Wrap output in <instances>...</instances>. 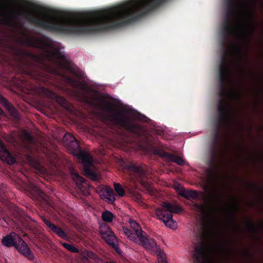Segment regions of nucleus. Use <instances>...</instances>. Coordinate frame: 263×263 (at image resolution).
Instances as JSON below:
<instances>
[{"label": "nucleus", "instance_id": "nucleus-30", "mask_svg": "<svg viewBox=\"0 0 263 263\" xmlns=\"http://www.w3.org/2000/svg\"><path fill=\"white\" fill-rule=\"evenodd\" d=\"M230 217V219L232 222L234 226H235V227H236L238 229H240V227L238 224H237L236 222L234 214L233 213H231Z\"/></svg>", "mask_w": 263, "mask_h": 263}, {"label": "nucleus", "instance_id": "nucleus-27", "mask_svg": "<svg viewBox=\"0 0 263 263\" xmlns=\"http://www.w3.org/2000/svg\"><path fill=\"white\" fill-rule=\"evenodd\" d=\"M247 227L251 233H256L257 232L256 227L251 220H248Z\"/></svg>", "mask_w": 263, "mask_h": 263}, {"label": "nucleus", "instance_id": "nucleus-32", "mask_svg": "<svg viewBox=\"0 0 263 263\" xmlns=\"http://www.w3.org/2000/svg\"><path fill=\"white\" fill-rule=\"evenodd\" d=\"M37 194L40 197H41L42 199H45L46 195L42 191L37 189Z\"/></svg>", "mask_w": 263, "mask_h": 263}, {"label": "nucleus", "instance_id": "nucleus-2", "mask_svg": "<svg viewBox=\"0 0 263 263\" xmlns=\"http://www.w3.org/2000/svg\"><path fill=\"white\" fill-rule=\"evenodd\" d=\"M166 0H131L116 7L85 12V34L118 28L144 16Z\"/></svg>", "mask_w": 263, "mask_h": 263}, {"label": "nucleus", "instance_id": "nucleus-15", "mask_svg": "<svg viewBox=\"0 0 263 263\" xmlns=\"http://www.w3.org/2000/svg\"><path fill=\"white\" fill-rule=\"evenodd\" d=\"M42 221L46 224L47 227L57 236L66 240H69L68 235L59 226L55 225L52 223L50 220L46 218L45 216H42Z\"/></svg>", "mask_w": 263, "mask_h": 263}, {"label": "nucleus", "instance_id": "nucleus-24", "mask_svg": "<svg viewBox=\"0 0 263 263\" xmlns=\"http://www.w3.org/2000/svg\"><path fill=\"white\" fill-rule=\"evenodd\" d=\"M114 215L108 211H106L102 213V218L103 221L107 222H110L112 221Z\"/></svg>", "mask_w": 263, "mask_h": 263}, {"label": "nucleus", "instance_id": "nucleus-5", "mask_svg": "<svg viewBox=\"0 0 263 263\" xmlns=\"http://www.w3.org/2000/svg\"><path fill=\"white\" fill-rule=\"evenodd\" d=\"M100 109L108 113L107 120L114 124L123 128L128 133L134 134L140 138L142 135L143 130L141 126L134 122L127 114L125 110H114L115 105L113 103L102 99V103L98 104Z\"/></svg>", "mask_w": 263, "mask_h": 263}, {"label": "nucleus", "instance_id": "nucleus-11", "mask_svg": "<svg viewBox=\"0 0 263 263\" xmlns=\"http://www.w3.org/2000/svg\"><path fill=\"white\" fill-rule=\"evenodd\" d=\"M99 233L101 237L105 242L109 246H112L118 251L117 249H119L118 245L115 243L116 237L111 230L110 228L106 225L102 226L100 228Z\"/></svg>", "mask_w": 263, "mask_h": 263}, {"label": "nucleus", "instance_id": "nucleus-41", "mask_svg": "<svg viewBox=\"0 0 263 263\" xmlns=\"http://www.w3.org/2000/svg\"><path fill=\"white\" fill-rule=\"evenodd\" d=\"M238 66L239 67H241V64H240V62H239V63H238Z\"/></svg>", "mask_w": 263, "mask_h": 263}, {"label": "nucleus", "instance_id": "nucleus-12", "mask_svg": "<svg viewBox=\"0 0 263 263\" xmlns=\"http://www.w3.org/2000/svg\"><path fill=\"white\" fill-rule=\"evenodd\" d=\"M130 225L133 231L127 228H123V230L127 237L135 242L137 241L136 238H139L144 234L145 232L142 230L139 224L135 221H130Z\"/></svg>", "mask_w": 263, "mask_h": 263}, {"label": "nucleus", "instance_id": "nucleus-34", "mask_svg": "<svg viewBox=\"0 0 263 263\" xmlns=\"http://www.w3.org/2000/svg\"><path fill=\"white\" fill-rule=\"evenodd\" d=\"M214 195H215V197L216 198V199L218 201H221V195L219 193H215Z\"/></svg>", "mask_w": 263, "mask_h": 263}, {"label": "nucleus", "instance_id": "nucleus-43", "mask_svg": "<svg viewBox=\"0 0 263 263\" xmlns=\"http://www.w3.org/2000/svg\"><path fill=\"white\" fill-rule=\"evenodd\" d=\"M247 255H248V256L250 255V253L248 252H247Z\"/></svg>", "mask_w": 263, "mask_h": 263}, {"label": "nucleus", "instance_id": "nucleus-3", "mask_svg": "<svg viewBox=\"0 0 263 263\" xmlns=\"http://www.w3.org/2000/svg\"><path fill=\"white\" fill-rule=\"evenodd\" d=\"M227 6L225 21L222 25L223 37L221 41L223 52L220 58L218 73L219 90H236L231 88L228 90L227 84L230 77V66L228 62L229 54L234 57L239 58L242 52L240 44L233 45L230 47L227 46L226 42L230 36H235L240 40L247 39V32L252 34L253 28L249 27L247 22L240 18V13L235 9V0H224Z\"/></svg>", "mask_w": 263, "mask_h": 263}, {"label": "nucleus", "instance_id": "nucleus-7", "mask_svg": "<svg viewBox=\"0 0 263 263\" xmlns=\"http://www.w3.org/2000/svg\"><path fill=\"white\" fill-rule=\"evenodd\" d=\"M162 208H158L155 210V214L159 219L161 220L164 224L171 229H175L176 223L173 219L172 213H179L182 211L178 205H174L168 202H164Z\"/></svg>", "mask_w": 263, "mask_h": 263}, {"label": "nucleus", "instance_id": "nucleus-18", "mask_svg": "<svg viewBox=\"0 0 263 263\" xmlns=\"http://www.w3.org/2000/svg\"><path fill=\"white\" fill-rule=\"evenodd\" d=\"M0 158L8 164L15 162V157L6 148L3 142L0 140Z\"/></svg>", "mask_w": 263, "mask_h": 263}, {"label": "nucleus", "instance_id": "nucleus-10", "mask_svg": "<svg viewBox=\"0 0 263 263\" xmlns=\"http://www.w3.org/2000/svg\"><path fill=\"white\" fill-rule=\"evenodd\" d=\"M191 255L194 263H206L208 257L206 246L203 243L196 245Z\"/></svg>", "mask_w": 263, "mask_h": 263}, {"label": "nucleus", "instance_id": "nucleus-19", "mask_svg": "<svg viewBox=\"0 0 263 263\" xmlns=\"http://www.w3.org/2000/svg\"><path fill=\"white\" fill-rule=\"evenodd\" d=\"M0 104L9 112L11 116L16 119H20V114L14 106L8 100L0 95Z\"/></svg>", "mask_w": 263, "mask_h": 263}, {"label": "nucleus", "instance_id": "nucleus-25", "mask_svg": "<svg viewBox=\"0 0 263 263\" xmlns=\"http://www.w3.org/2000/svg\"><path fill=\"white\" fill-rule=\"evenodd\" d=\"M114 189L119 196H123L125 195V191L121 185L118 183L114 184Z\"/></svg>", "mask_w": 263, "mask_h": 263}, {"label": "nucleus", "instance_id": "nucleus-14", "mask_svg": "<svg viewBox=\"0 0 263 263\" xmlns=\"http://www.w3.org/2000/svg\"><path fill=\"white\" fill-rule=\"evenodd\" d=\"M38 92L45 96L49 98H53L63 107L66 108L68 102L63 97L58 96L53 91L49 90L43 86H40L38 88Z\"/></svg>", "mask_w": 263, "mask_h": 263}, {"label": "nucleus", "instance_id": "nucleus-8", "mask_svg": "<svg viewBox=\"0 0 263 263\" xmlns=\"http://www.w3.org/2000/svg\"><path fill=\"white\" fill-rule=\"evenodd\" d=\"M2 242L5 246L7 247L14 246L20 253L29 260H32L34 259V255L27 243L20 236L14 233L4 237Z\"/></svg>", "mask_w": 263, "mask_h": 263}, {"label": "nucleus", "instance_id": "nucleus-20", "mask_svg": "<svg viewBox=\"0 0 263 263\" xmlns=\"http://www.w3.org/2000/svg\"><path fill=\"white\" fill-rule=\"evenodd\" d=\"M70 172L72 179L76 182L78 188L82 191L85 190L87 188L88 184L84 178L80 176L74 170H72Z\"/></svg>", "mask_w": 263, "mask_h": 263}, {"label": "nucleus", "instance_id": "nucleus-33", "mask_svg": "<svg viewBox=\"0 0 263 263\" xmlns=\"http://www.w3.org/2000/svg\"><path fill=\"white\" fill-rule=\"evenodd\" d=\"M1 21L9 26H11L12 21L9 19L2 20Z\"/></svg>", "mask_w": 263, "mask_h": 263}, {"label": "nucleus", "instance_id": "nucleus-4", "mask_svg": "<svg viewBox=\"0 0 263 263\" xmlns=\"http://www.w3.org/2000/svg\"><path fill=\"white\" fill-rule=\"evenodd\" d=\"M6 189V184H0V200L6 204L17 221L12 219L0 210V225L3 227H6L7 226L13 227V224H16L18 227H22L24 231L35 234L37 229L35 222L30 217L26 215L23 210L7 200Z\"/></svg>", "mask_w": 263, "mask_h": 263}, {"label": "nucleus", "instance_id": "nucleus-44", "mask_svg": "<svg viewBox=\"0 0 263 263\" xmlns=\"http://www.w3.org/2000/svg\"><path fill=\"white\" fill-rule=\"evenodd\" d=\"M235 207H236V210H237L238 209V206H235Z\"/></svg>", "mask_w": 263, "mask_h": 263}, {"label": "nucleus", "instance_id": "nucleus-39", "mask_svg": "<svg viewBox=\"0 0 263 263\" xmlns=\"http://www.w3.org/2000/svg\"><path fill=\"white\" fill-rule=\"evenodd\" d=\"M211 175L212 176V177H213L214 176V173L212 170H211Z\"/></svg>", "mask_w": 263, "mask_h": 263}, {"label": "nucleus", "instance_id": "nucleus-36", "mask_svg": "<svg viewBox=\"0 0 263 263\" xmlns=\"http://www.w3.org/2000/svg\"><path fill=\"white\" fill-rule=\"evenodd\" d=\"M5 112L4 111L0 108V116H4Z\"/></svg>", "mask_w": 263, "mask_h": 263}, {"label": "nucleus", "instance_id": "nucleus-38", "mask_svg": "<svg viewBox=\"0 0 263 263\" xmlns=\"http://www.w3.org/2000/svg\"><path fill=\"white\" fill-rule=\"evenodd\" d=\"M159 263H166V261L165 260V259H164L160 260Z\"/></svg>", "mask_w": 263, "mask_h": 263}, {"label": "nucleus", "instance_id": "nucleus-1", "mask_svg": "<svg viewBox=\"0 0 263 263\" xmlns=\"http://www.w3.org/2000/svg\"><path fill=\"white\" fill-rule=\"evenodd\" d=\"M16 42L23 46L37 48L40 54L32 53L18 47H13L15 55L24 63V72L31 78L45 83L49 74L62 77L72 87H75L78 80L65 75L63 71L68 70L76 77L84 79L85 74L78 67H72L66 56L59 47H55L47 37H29L17 39Z\"/></svg>", "mask_w": 263, "mask_h": 263}, {"label": "nucleus", "instance_id": "nucleus-22", "mask_svg": "<svg viewBox=\"0 0 263 263\" xmlns=\"http://www.w3.org/2000/svg\"><path fill=\"white\" fill-rule=\"evenodd\" d=\"M60 243L64 248L70 252L77 253L79 252V249L73 245L69 244L66 242H63L62 241H61Z\"/></svg>", "mask_w": 263, "mask_h": 263}, {"label": "nucleus", "instance_id": "nucleus-17", "mask_svg": "<svg viewBox=\"0 0 263 263\" xmlns=\"http://www.w3.org/2000/svg\"><path fill=\"white\" fill-rule=\"evenodd\" d=\"M115 194L111 187L105 186L100 191V196L102 199L108 203L112 204L115 200Z\"/></svg>", "mask_w": 263, "mask_h": 263}, {"label": "nucleus", "instance_id": "nucleus-23", "mask_svg": "<svg viewBox=\"0 0 263 263\" xmlns=\"http://www.w3.org/2000/svg\"><path fill=\"white\" fill-rule=\"evenodd\" d=\"M240 6L242 11L244 13H252V12L250 9V4L248 1H244L240 2Z\"/></svg>", "mask_w": 263, "mask_h": 263}, {"label": "nucleus", "instance_id": "nucleus-45", "mask_svg": "<svg viewBox=\"0 0 263 263\" xmlns=\"http://www.w3.org/2000/svg\"><path fill=\"white\" fill-rule=\"evenodd\" d=\"M106 263H114V262H106Z\"/></svg>", "mask_w": 263, "mask_h": 263}, {"label": "nucleus", "instance_id": "nucleus-28", "mask_svg": "<svg viewBox=\"0 0 263 263\" xmlns=\"http://www.w3.org/2000/svg\"><path fill=\"white\" fill-rule=\"evenodd\" d=\"M24 141L29 144H32L34 142V139L29 133H25Z\"/></svg>", "mask_w": 263, "mask_h": 263}, {"label": "nucleus", "instance_id": "nucleus-35", "mask_svg": "<svg viewBox=\"0 0 263 263\" xmlns=\"http://www.w3.org/2000/svg\"><path fill=\"white\" fill-rule=\"evenodd\" d=\"M194 205L196 208L198 209H202L203 208V205H200L199 204L195 203Z\"/></svg>", "mask_w": 263, "mask_h": 263}, {"label": "nucleus", "instance_id": "nucleus-9", "mask_svg": "<svg viewBox=\"0 0 263 263\" xmlns=\"http://www.w3.org/2000/svg\"><path fill=\"white\" fill-rule=\"evenodd\" d=\"M129 168L133 174V179L135 178L148 192L152 193L153 189L151 184L146 179L147 174L145 169L142 166L135 164L130 165Z\"/></svg>", "mask_w": 263, "mask_h": 263}, {"label": "nucleus", "instance_id": "nucleus-29", "mask_svg": "<svg viewBox=\"0 0 263 263\" xmlns=\"http://www.w3.org/2000/svg\"><path fill=\"white\" fill-rule=\"evenodd\" d=\"M249 185L252 187L253 189L259 191H263V187L262 186H260L256 184H251L249 183Z\"/></svg>", "mask_w": 263, "mask_h": 263}, {"label": "nucleus", "instance_id": "nucleus-26", "mask_svg": "<svg viewBox=\"0 0 263 263\" xmlns=\"http://www.w3.org/2000/svg\"><path fill=\"white\" fill-rule=\"evenodd\" d=\"M77 84L74 87L75 88L85 91L89 90V86L86 82L82 83L78 80Z\"/></svg>", "mask_w": 263, "mask_h": 263}, {"label": "nucleus", "instance_id": "nucleus-40", "mask_svg": "<svg viewBox=\"0 0 263 263\" xmlns=\"http://www.w3.org/2000/svg\"><path fill=\"white\" fill-rule=\"evenodd\" d=\"M261 229L263 230V222L261 223Z\"/></svg>", "mask_w": 263, "mask_h": 263}, {"label": "nucleus", "instance_id": "nucleus-6", "mask_svg": "<svg viewBox=\"0 0 263 263\" xmlns=\"http://www.w3.org/2000/svg\"><path fill=\"white\" fill-rule=\"evenodd\" d=\"M63 141L70 152L81 161L84 175L92 180H97L98 175L95 172L93 160L90 154L83 150L78 141L70 133L64 135Z\"/></svg>", "mask_w": 263, "mask_h": 263}, {"label": "nucleus", "instance_id": "nucleus-42", "mask_svg": "<svg viewBox=\"0 0 263 263\" xmlns=\"http://www.w3.org/2000/svg\"><path fill=\"white\" fill-rule=\"evenodd\" d=\"M23 236H24V237L27 236V234L26 233H24V234L23 235Z\"/></svg>", "mask_w": 263, "mask_h": 263}, {"label": "nucleus", "instance_id": "nucleus-31", "mask_svg": "<svg viewBox=\"0 0 263 263\" xmlns=\"http://www.w3.org/2000/svg\"><path fill=\"white\" fill-rule=\"evenodd\" d=\"M158 252V257L162 260L165 259V254L163 251H161L158 247V250L156 252Z\"/></svg>", "mask_w": 263, "mask_h": 263}, {"label": "nucleus", "instance_id": "nucleus-37", "mask_svg": "<svg viewBox=\"0 0 263 263\" xmlns=\"http://www.w3.org/2000/svg\"><path fill=\"white\" fill-rule=\"evenodd\" d=\"M19 15H20V13H15L14 14L13 16H14V18H17L18 16Z\"/></svg>", "mask_w": 263, "mask_h": 263}, {"label": "nucleus", "instance_id": "nucleus-21", "mask_svg": "<svg viewBox=\"0 0 263 263\" xmlns=\"http://www.w3.org/2000/svg\"><path fill=\"white\" fill-rule=\"evenodd\" d=\"M178 194L183 197L189 199H196L198 198V193L196 191L186 190L184 188L180 187L177 189Z\"/></svg>", "mask_w": 263, "mask_h": 263}, {"label": "nucleus", "instance_id": "nucleus-16", "mask_svg": "<svg viewBox=\"0 0 263 263\" xmlns=\"http://www.w3.org/2000/svg\"><path fill=\"white\" fill-rule=\"evenodd\" d=\"M155 154L159 155L161 157L165 159L170 161L175 162L179 165H183L184 162L183 159L179 156L166 152L164 150L161 148H156L154 149Z\"/></svg>", "mask_w": 263, "mask_h": 263}, {"label": "nucleus", "instance_id": "nucleus-13", "mask_svg": "<svg viewBox=\"0 0 263 263\" xmlns=\"http://www.w3.org/2000/svg\"><path fill=\"white\" fill-rule=\"evenodd\" d=\"M136 239L137 241L135 242L141 245L146 249L153 253H155L158 250V246L155 241L151 238L145 233L139 238H136Z\"/></svg>", "mask_w": 263, "mask_h": 263}]
</instances>
